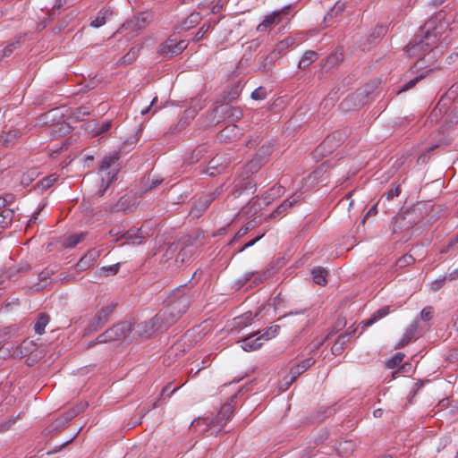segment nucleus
I'll return each mask as SVG.
<instances>
[{
    "label": "nucleus",
    "mask_w": 458,
    "mask_h": 458,
    "mask_svg": "<svg viewBox=\"0 0 458 458\" xmlns=\"http://www.w3.org/2000/svg\"><path fill=\"white\" fill-rule=\"evenodd\" d=\"M313 281L318 285H325L327 284V271L321 267H318L312 269L311 271Z\"/></svg>",
    "instance_id": "27"
},
{
    "label": "nucleus",
    "mask_w": 458,
    "mask_h": 458,
    "mask_svg": "<svg viewBox=\"0 0 458 458\" xmlns=\"http://www.w3.org/2000/svg\"><path fill=\"white\" fill-rule=\"evenodd\" d=\"M211 28L212 26L210 24H203L195 34L193 40L196 42L201 40Z\"/></svg>",
    "instance_id": "43"
},
{
    "label": "nucleus",
    "mask_w": 458,
    "mask_h": 458,
    "mask_svg": "<svg viewBox=\"0 0 458 458\" xmlns=\"http://www.w3.org/2000/svg\"><path fill=\"white\" fill-rule=\"evenodd\" d=\"M272 276V271L270 268H267L262 273L258 272H250L246 273L244 275V283L253 278L252 284L254 285H259L263 283L265 280L268 279Z\"/></svg>",
    "instance_id": "20"
},
{
    "label": "nucleus",
    "mask_w": 458,
    "mask_h": 458,
    "mask_svg": "<svg viewBox=\"0 0 458 458\" xmlns=\"http://www.w3.org/2000/svg\"><path fill=\"white\" fill-rule=\"evenodd\" d=\"M263 237V234L260 235V236H258L256 237L255 239L250 241L249 242H247L242 249H241V251H243L244 250H246L247 248H250L251 246H253L258 241H259L261 238Z\"/></svg>",
    "instance_id": "54"
},
{
    "label": "nucleus",
    "mask_w": 458,
    "mask_h": 458,
    "mask_svg": "<svg viewBox=\"0 0 458 458\" xmlns=\"http://www.w3.org/2000/svg\"><path fill=\"white\" fill-rule=\"evenodd\" d=\"M458 243V235L455 237V239H453L450 241L449 244H448V248H453L454 247V245Z\"/></svg>",
    "instance_id": "64"
},
{
    "label": "nucleus",
    "mask_w": 458,
    "mask_h": 458,
    "mask_svg": "<svg viewBox=\"0 0 458 458\" xmlns=\"http://www.w3.org/2000/svg\"><path fill=\"white\" fill-rule=\"evenodd\" d=\"M196 253V248L193 245H188L181 249L175 258V263L183 265L188 262Z\"/></svg>",
    "instance_id": "21"
},
{
    "label": "nucleus",
    "mask_w": 458,
    "mask_h": 458,
    "mask_svg": "<svg viewBox=\"0 0 458 458\" xmlns=\"http://www.w3.org/2000/svg\"><path fill=\"white\" fill-rule=\"evenodd\" d=\"M400 193H401L400 186H396L395 188H393L386 192V199H392L393 198L398 196Z\"/></svg>",
    "instance_id": "49"
},
{
    "label": "nucleus",
    "mask_w": 458,
    "mask_h": 458,
    "mask_svg": "<svg viewBox=\"0 0 458 458\" xmlns=\"http://www.w3.org/2000/svg\"><path fill=\"white\" fill-rule=\"evenodd\" d=\"M111 128V122L103 123L100 127L97 130L96 134H101L107 131Z\"/></svg>",
    "instance_id": "50"
},
{
    "label": "nucleus",
    "mask_w": 458,
    "mask_h": 458,
    "mask_svg": "<svg viewBox=\"0 0 458 458\" xmlns=\"http://www.w3.org/2000/svg\"><path fill=\"white\" fill-rule=\"evenodd\" d=\"M21 132L18 129L11 130L5 134L0 135V144L4 147H9L14 143V141L21 137Z\"/></svg>",
    "instance_id": "22"
},
{
    "label": "nucleus",
    "mask_w": 458,
    "mask_h": 458,
    "mask_svg": "<svg viewBox=\"0 0 458 458\" xmlns=\"http://www.w3.org/2000/svg\"><path fill=\"white\" fill-rule=\"evenodd\" d=\"M216 112H223L227 114L228 116H235L236 118L242 115V112L238 108L232 107L227 105L218 106L216 108Z\"/></svg>",
    "instance_id": "35"
},
{
    "label": "nucleus",
    "mask_w": 458,
    "mask_h": 458,
    "mask_svg": "<svg viewBox=\"0 0 458 458\" xmlns=\"http://www.w3.org/2000/svg\"><path fill=\"white\" fill-rule=\"evenodd\" d=\"M188 47L185 40H178L176 38L169 37L159 47V52L165 57H173L182 53Z\"/></svg>",
    "instance_id": "5"
},
{
    "label": "nucleus",
    "mask_w": 458,
    "mask_h": 458,
    "mask_svg": "<svg viewBox=\"0 0 458 458\" xmlns=\"http://www.w3.org/2000/svg\"><path fill=\"white\" fill-rule=\"evenodd\" d=\"M32 346V342L27 340L18 344L15 348H13L10 344H6L0 349V356L5 357L6 354H9L14 358H22L31 352Z\"/></svg>",
    "instance_id": "8"
},
{
    "label": "nucleus",
    "mask_w": 458,
    "mask_h": 458,
    "mask_svg": "<svg viewBox=\"0 0 458 458\" xmlns=\"http://www.w3.org/2000/svg\"><path fill=\"white\" fill-rule=\"evenodd\" d=\"M119 159L120 155L116 151L103 157L98 168V174L101 180L100 188L98 192L99 196H103L109 185L116 180L120 171Z\"/></svg>",
    "instance_id": "3"
},
{
    "label": "nucleus",
    "mask_w": 458,
    "mask_h": 458,
    "mask_svg": "<svg viewBox=\"0 0 458 458\" xmlns=\"http://www.w3.org/2000/svg\"><path fill=\"white\" fill-rule=\"evenodd\" d=\"M49 322V316L47 314H40L38 320L34 325V330L37 334L41 335L45 332V328Z\"/></svg>",
    "instance_id": "30"
},
{
    "label": "nucleus",
    "mask_w": 458,
    "mask_h": 458,
    "mask_svg": "<svg viewBox=\"0 0 458 458\" xmlns=\"http://www.w3.org/2000/svg\"><path fill=\"white\" fill-rule=\"evenodd\" d=\"M101 251L97 249L89 250L77 263L76 267L79 271H84L94 265L99 258Z\"/></svg>",
    "instance_id": "12"
},
{
    "label": "nucleus",
    "mask_w": 458,
    "mask_h": 458,
    "mask_svg": "<svg viewBox=\"0 0 458 458\" xmlns=\"http://www.w3.org/2000/svg\"><path fill=\"white\" fill-rule=\"evenodd\" d=\"M190 298L187 295L179 297L174 301L169 307L158 312L150 321L138 325L142 327L144 333L151 335L152 332L166 329L176 322V320L188 310Z\"/></svg>",
    "instance_id": "2"
},
{
    "label": "nucleus",
    "mask_w": 458,
    "mask_h": 458,
    "mask_svg": "<svg viewBox=\"0 0 458 458\" xmlns=\"http://www.w3.org/2000/svg\"><path fill=\"white\" fill-rule=\"evenodd\" d=\"M157 100V97H155V98H153V100L151 101L150 105H149L148 107H146V108H144V109H142V110L140 111L141 114H143V115H144V114H146L147 113H148V111L150 110V108L153 106L154 103H155Z\"/></svg>",
    "instance_id": "61"
},
{
    "label": "nucleus",
    "mask_w": 458,
    "mask_h": 458,
    "mask_svg": "<svg viewBox=\"0 0 458 458\" xmlns=\"http://www.w3.org/2000/svg\"><path fill=\"white\" fill-rule=\"evenodd\" d=\"M56 180L57 176L55 174L47 176L37 183V188L41 191H45L50 188L55 182Z\"/></svg>",
    "instance_id": "33"
},
{
    "label": "nucleus",
    "mask_w": 458,
    "mask_h": 458,
    "mask_svg": "<svg viewBox=\"0 0 458 458\" xmlns=\"http://www.w3.org/2000/svg\"><path fill=\"white\" fill-rule=\"evenodd\" d=\"M318 57V55L317 52L312 50H307L301 60L299 61L298 67L301 69H305L308 67L310 64L315 62Z\"/></svg>",
    "instance_id": "25"
},
{
    "label": "nucleus",
    "mask_w": 458,
    "mask_h": 458,
    "mask_svg": "<svg viewBox=\"0 0 458 458\" xmlns=\"http://www.w3.org/2000/svg\"><path fill=\"white\" fill-rule=\"evenodd\" d=\"M294 43V39L291 37L285 38L284 39L281 40L275 48V51H276L278 54L283 52L284 49L288 48L289 47L293 46Z\"/></svg>",
    "instance_id": "38"
},
{
    "label": "nucleus",
    "mask_w": 458,
    "mask_h": 458,
    "mask_svg": "<svg viewBox=\"0 0 458 458\" xmlns=\"http://www.w3.org/2000/svg\"><path fill=\"white\" fill-rule=\"evenodd\" d=\"M335 135L333 134L331 136H328L325 139V140L319 145L318 148V150H319L321 153L326 150L327 148H331V143L333 142V140L335 139Z\"/></svg>",
    "instance_id": "46"
},
{
    "label": "nucleus",
    "mask_w": 458,
    "mask_h": 458,
    "mask_svg": "<svg viewBox=\"0 0 458 458\" xmlns=\"http://www.w3.org/2000/svg\"><path fill=\"white\" fill-rule=\"evenodd\" d=\"M422 327L420 326L419 320L414 319L405 329L402 338L395 344V349H401L415 341L421 335Z\"/></svg>",
    "instance_id": "7"
},
{
    "label": "nucleus",
    "mask_w": 458,
    "mask_h": 458,
    "mask_svg": "<svg viewBox=\"0 0 458 458\" xmlns=\"http://www.w3.org/2000/svg\"><path fill=\"white\" fill-rule=\"evenodd\" d=\"M52 274L53 270L48 268H46L43 271H41L38 276V282L32 284L31 289L37 292L45 289L50 283Z\"/></svg>",
    "instance_id": "19"
},
{
    "label": "nucleus",
    "mask_w": 458,
    "mask_h": 458,
    "mask_svg": "<svg viewBox=\"0 0 458 458\" xmlns=\"http://www.w3.org/2000/svg\"><path fill=\"white\" fill-rule=\"evenodd\" d=\"M132 331L131 324L124 321L114 325L97 338V343H106L126 338Z\"/></svg>",
    "instance_id": "4"
},
{
    "label": "nucleus",
    "mask_w": 458,
    "mask_h": 458,
    "mask_svg": "<svg viewBox=\"0 0 458 458\" xmlns=\"http://www.w3.org/2000/svg\"><path fill=\"white\" fill-rule=\"evenodd\" d=\"M90 114V110L87 107H79L75 113L77 118Z\"/></svg>",
    "instance_id": "52"
},
{
    "label": "nucleus",
    "mask_w": 458,
    "mask_h": 458,
    "mask_svg": "<svg viewBox=\"0 0 458 458\" xmlns=\"http://www.w3.org/2000/svg\"><path fill=\"white\" fill-rule=\"evenodd\" d=\"M266 96H267L266 89L262 87L256 89L251 93V98H253L255 100H262V99L266 98Z\"/></svg>",
    "instance_id": "45"
},
{
    "label": "nucleus",
    "mask_w": 458,
    "mask_h": 458,
    "mask_svg": "<svg viewBox=\"0 0 458 458\" xmlns=\"http://www.w3.org/2000/svg\"><path fill=\"white\" fill-rule=\"evenodd\" d=\"M23 36H19L11 42H9L4 48L2 50V56H9L17 48L21 47V39Z\"/></svg>",
    "instance_id": "28"
},
{
    "label": "nucleus",
    "mask_w": 458,
    "mask_h": 458,
    "mask_svg": "<svg viewBox=\"0 0 458 458\" xmlns=\"http://www.w3.org/2000/svg\"><path fill=\"white\" fill-rule=\"evenodd\" d=\"M391 312L390 306H385L376 310L370 318L361 322L363 327H369L377 321L382 319Z\"/></svg>",
    "instance_id": "18"
},
{
    "label": "nucleus",
    "mask_w": 458,
    "mask_h": 458,
    "mask_svg": "<svg viewBox=\"0 0 458 458\" xmlns=\"http://www.w3.org/2000/svg\"><path fill=\"white\" fill-rule=\"evenodd\" d=\"M382 414H383V410H381V409H377L373 411V416L375 418H380L382 416Z\"/></svg>",
    "instance_id": "63"
},
{
    "label": "nucleus",
    "mask_w": 458,
    "mask_h": 458,
    "mask_svg": "<svg viewBox=\"0 0 458 458\" xmlns=\"http://www.w3.org/2000/svg\"><path fill=\"white\" fill-rule=\"evenodd\" d=\"M413 261H414V259L412 258V256L404 255L397 260L396 266L398 267H403L411 265V263H413Z\"/></svg>",
    "instance_id": "44"
},
{
    "label": "nucleus",
    "mask_w": 458,
    "mask_h": 458,
    "mask_svg": "<svg viewBox=\"0 0 458 458\" xmlns=\"http://www.w3.org/2000/svg\"><path fill=\"white\" fill-rule=\"evenodd\" d=\"M149 236L150 233L144 230L142 227L131 228L123 233L116 241H119L120 239H125V243L127 244L139 245Z\"/></svg>",
    "instance_id": "10"
},
{
    "label": "nucleus",
    "mask_w": 458,
    "mask_h": 458,
    "mask_svg": "<svg viewBox=\"0 0 458 458\" xmlns=\"http://www.w3.org/2000/svg\"><path fill=\"white\" fill-rule=\"evenodd\" d=\"M201 21V15L199 13H191L184 21V25L190 29L196 26Z\"/></svg>",
    "instance_id": "36"
},
{
    "label": "nucleus",
    "mask_w": 458,
    "mask_h": 458,
    "mask_svg": "<svg viewBox=\"0 0 458 458\" xmlns=\"http://www.w3.org/2000/svg\"><path fill=\"white\" fill-rule=\"evenodd\" d=\"M162 179H153L150 185L147 187L146 191H149L157 187L162 182Z\"/></svg>",
    "instance_id": "56"
},
{
    "label": "nucleus",
    "mask_w": 458,
    "mask_h": 458,
    "mask_svg": "<svg viewBox=\"0 0 458 458\" xmlns=\"http://www.w3.org/2000/svg\"><path fill=\"white\" fill-rule=\"evenodd\" d=\"M446 277H447L448 281H453V280L458 279V268L454 269L453 271L448 273L446 275Z\"/></svg>",
    "instance_id": "55"
},
{
    "label": "nucleus",
    "mask_w": 458,
    "mask_h": 458,
    "mask_svg": "<svg viewBox=\"0 0 458 458\" xmlns=\"http://www.w3.org/2000/svg\"><path fill=\"white\" fill-rule=\"evenodd\" d=\"M85 236H86V233H74V234L68 235V236L64 237L63 245L65 248H73L78 243L82 242L84 240Z\"/></svg>",
    "instance_id": "26"
},
{
    "label": "nucleus",
    "mask_w": 458,
    "mask_h": 458,
    "mask_svg": "<svg viewBox=\"0 0 458 458\" xmlns=\"http://www.w3.org/2000/svg\"><path fill=\"white\" fill-rule=\"evenodd\" d=\"M253 228V225L251 222H249L245 226L242 227L236 233L235 237H242L245 235L250 230Z\"/></svg>",
    "instance_id": "48"
},
{
    "label": "nucleus",
    "mask_w": 458,
    "mask_h": 458,
    "mask_svg": "<svg viewBox=\"0 0 458 458\" xmlns=\"http://www.w3.org/2000/svg\"><path fill=\"white\" fill-rule=\"evenodd\" d=\"M350 335L351 333L349 335H341L337 337L335 343L331 348L332 353L334 355H340L344 352L345 345L349 341Z\"/></svg>",
    "instance_id": "24"
},
{
    "label": "nucleus",
    "mask_w": 458,
    "mask_h": 458,
    "mask_svg": "<svg viewBox=\"0 0 458 458\" xmlns=\"http://www.w3.org/2000/svg\"><path fill=\"white\" fill-rule=\"evenodd\" d=\"M442 24L437 25V20L431 19L420 27L412 43L405 47L408 55L418 57L416 68H421L424 63H433L438 53L437 43L442 34Z\"/></svg>",
    "instance_id": "1"
},
{
    "label": "nucleus",
    "mask_w": 458,
    "mask_h": 458,
    "mask_svg": "<svg viewBox=\"0 0 458 458\" xmlns=\"http://www.w3.org/2000/svg\"><path fill=\"white\" fill-rule=\"evenodd\" d=\"M279 331L280 327L274 325L261 331H257L256 335H258L259 338H260V341L264 343L265 341H268L276 337L279 334Z\"/></svg>",
    "instance_id": "23"
},
{
    "label": "nucleus",
    "mask_w": 458,
    "mask_h": 458,
    "mask_svg": "<svg viewBox=\"0 0 458 458\" xmlns=\"http://www.w3.org/2000/svg\"><path fill=\"white\" fill-rule=\"evenodd\" d=\"M301 197V193L295 192L289 199H285L280 206H278L268 216V218H276L285 213L293 204L300 201Z\"/></svg>",
    "instance_id": "14"
},
{
    "label": "nucleus",
    "mask_w": 458,
    "mask_h": 458,
    "mask_svg": "<svg viewBox=\"0 0 458 458\" xmlns=\"http://www.w3.org/2000/svg\"><path fill=\"white\" fill-rule=\"evenodd\" d=\"M1 216L4 219H8V221L11 222L13 220V211L11 210V209H4V210H3L2 214H1Z\"/></svg>",
    "instance_id": "53"
},
{
    "label": "nucleus",
    "mask_w": 458,
    "mask_h": 458,
    "mask_svg": "<svg viewBox=\"0 0 458 458\" xmlns=\"http://www.w3.org/2000/svg\"><path fill=\"white\" fill-rule=\"evenodd\" d=\"M114 304H109L101 308L96 314L94 319L85 328V334H90L101 328L108 320L109 316L114 310Z\"/></svg>",
    "instance_id": "6"
},
{
    "label": "nucleus",
    "mask_w": 458,
    "mask_h": 458,
    "mask_svg": "<svg viewBox=\"0 0 458 458\" xmlns=\"http://www.w3.org/2000/svg\"><path fill=\"white\" fill-rule=\"evenodd\" d=\"M433 318V308L430 307V306H428L426 308H424L420 313V317L419 318H417V319L419 320H421L423 322H428L429 321L431 318Z\"/></svg>",
    "instance_id": "41"
},
{
    "label": "nucleus",
    "mask_w": 458,
    "mask_h": 458,
    "mask_svg": "<svg viewBox=\"0 0 458 458\" xmlns=\"http://www.w3.org/2000/svg\"><path fill=\"white\" fill-rule=\"evenodd\" d=\"M446 281H448L446 276H444L443 277L436 280L435 282L432 283V289L434 291L439 290Z\"/></svg>",
    "instance_id": "47"
},
{
    "label": "nucleus",
    "mask_w": 458,
    "mask_h": 458,
    "mask_svg": "<svg viewBox=\"0 0 458 458\" xmlns=\"http://www.w3.org/2000/svg\"><path fill=\"white\" fill-rule=\"evenodd\" d=\"M404 354L403 352H396L390 360H388L386 365L389 369H394L398 366L403 360Z\"/></svg>",
    "instance_id": "39"
},
{
    "label": "nucleus",
    "mask_w": 458,
    "mask_h": 458,
    "mask_svg": "<svg viewBox=\"0 0 458 458\" xmlns=\"http://www.w3.org/2000/svg\"><path fill=\"white\" fill-rule=\"evenodd\" d=\"M288 9L289 7H286L281 11L274 12L273 13L267 15L263 21L258 25L257 30L259 32H264L274 24L279 23L281 21V14Z\"/></svg>",
    "instance_id": "13"
},
{
    "label": "nucleus",
    "mask_w": 458,
    "mask_h": 458,
    "mask_svg": "<svg viewBox=\"0 0 458 458\" xmlns=\"http://www.w3.org/2000/svg\"><path fill=\"white\" fill-rule=\"evenodd\" d=\"M233 413V408L230 403L224 404L216 418V426L223 427L228 420H231Z\"/></svg>",
    "instance_id": "17"
},
{
    "label": "nucleus",
    "mask_w": 458,
    "mask_h": 458,
    "mask_svg": "<svg viewBox=\"0 0 458 458\" xmlns=\"http://www.w3.org/2000/svg\"><path fill=\"white\" fill-rule=\"evenodd\" d=\"M3 198L6 205L13 203L14 200V195L11 193L5 194Z\"/></svg>",
    "instance_id": "59"
},
{
    "label": "nucleus",
    "mask_w": 458,
    "mask_h": 458,
    "mask_svg": "<svg viewBox=\"0 0 458 458\" xmlns=\"http://www.w3.org/2000/svg\"><path fill=\"white\" fill-rule=\"evenodd\" d=\"M263 345V342L260 341L256 332L248 335L242 340L241 347L245 352H252L259 349Z\"/></svg>",
    "instance_id": "15"
},
{
    "label": "nucleus",
    "mask_w": 458,
    "mask_h": 458,
    "mask_svg": "<svg viewBox=\"0 0 458 458\" xmlns=\"http://www.w3.org/2000/svg\"><path fill=\"white\" fill-rule=\"evenodd\" d=\"M327 337L324 338V339H318V340H314L311 344H310V351H317L320 348V346L324 344L325 340L327 339Z\"/></svg>",
    "instance_id": "51"
},
{
    "label": "nucleus",
    "mask_w": 458,
    "mask_h": 458,
    "mask_svg": "<svg viewBox=\"0 0 458 458\" xmlns=\"http://www.w3.org/2000/svg\"><path fill=\"white\" fill-rule=\"evenodd\" d=\"M215 196L214 197H207L205 199V200L203 201V203L201 204V208L202 209H206L209 205L210 203L215 199Z\"/></svg>",
    "instance_id": "58"
},
{
    "label": "nucleus",
    "mask_w": 458,
    "mask_h": 458,
    "mask_svg": "<svg viewBox=\"0 0 458 458\" xmlns=\"http://www.w3.org/2000/svg\"><path fill=\"white\" fill-rule=\"evenodd\" d=\"M109 13L108 10L101 9L96 18L91 21L90 25L94 28H99L106 23V16Z\"/></svg>",
    "instance_id": "34"
},
{
    "label": "nucleus",
    "mask_w": 458,
    "mask_h": 458,
    "mask_svg": "<svg viewBox=\"0 0 458 458\" xmlns=\"http://www.w3.org/2000/svg\"><path fill=\"white\" fill-rule=\"evenodd\" d=\"M134 58H135V53H134V52H132V53L129 52V53H128V54L123 57V59H124V61H125V62H131Z\"/></svg>",
    "instance_id": "62"
},
{
    "label": "nucleus",
    "mask_w": 458,
    "mask_h": 458,
    "mask_svg": "<svg viewBox=\"0 0 458 458\" xmlns=\"http://www.w3.org/2000/svg\"><path fill=\"white\" fill-rule=\"evenodd\" d=\"M449 122L451 123H457L458 122V110L457 111H453L449 116H448V119H447Z\"/></svg>",
    "instance_id": "57"
},
{
    "label": "nucleus",
    "mask_w": 458,
    "mask_h": 458,
    "mask_svg": "<svg viewBox=\"0 0 458 458\" xmlns=\"http://www.w3.org/2000/svg\"><path fill=\"white\" fill-rule=\"evenodd\" d=\"M86 407V404H80L78 407L73 408L71 411H68L64 418L59 419L56 420L55 424H52L50 428H52L51 430L57 429L58 428L62 427L64 424L76 417L80 412H81Z\"/></svg>",
    "instance_id": "16"
},
{
    "label": "nucleus",
    "mask_w": 458,
    "mask_h": 458,
    "mask_svg": "<svg viewBox=\"0 0 458 458\" xmlns=\"http://www.w3.org/2000/svg\"><path fill=\"white\" fill-rule=\"evenodd\" d=\"M254 187L255 185L251 180L248 179L245 181H241L235 184L233 193L234 197H239L243 192V191L253 190Z\"/></svg>",
    "instance_id": "29"
},
{
    "label": "nucleus",
    "mask_w": 458,
    "mask_h": 458,
    "mask_svg": "<svg viewBox=\"0 0 458 458\" xmlns=\"http://www.w3.org/2000/svg\"><path fill=\"white\" fill-rule=\"evenodd\" d=\"M144 25H145V19L137 17L134 20H131V21L125 22L122 26V30L132 29V30H140L142 28H144Z\"/></svg>",
    "instance_id": "32"
},
{
    "label": "nucleus",
    "mask_w": 458,
    "mask_h": 458,
    "mask_svg": "<svg viewBox=\"0 0 458 458\" xmlns=\"http://www.w3.org/2000/svg\"><path fill=\"white\" fill-rule=\"evenodd\" d=\"M130 200L131 197L129 196L122 197L117 204L118 208L125 213L131 212L133 209L135 203H133L131 206H129Z\"/></svg>",
    "instance_id": "37"
},
{
    "label": "nucleus",
    "mask_w": 458,
    "mask_h": 458,
    "mask_svg": "<svg viewBox=\"0 0 458 458\" xmlns=\"http://www.w3.org/2000/svg\"><path fill=\"white\" fill-rule=\"evenodd\" d=\"M315 360L313 358H308L302 360L301 363L293 367L289 372V376L284 379V389H287L292 383L304 371L310 368L314 364Z\"/></svg>",
    "instance_id": "11"
},
{
    "label": "nucleus",
    "mask_w": 458,
    "mask_h": 458,
    "mask_svg": "<svg viewBox=\"0 0 458 458\" xmlns=\"http://www.w3.org/2000/svg\"><path fill=\"white\" fill-rule=\"evenodd\" d=\"M14 423H15V419L14 418L10 419L4 425L1 426L2 428L0 429V431H4V430L8 429Z\"/></svg>",
    "instance_id": "60"
},
{
    "label": "nucleus",
    "mask_w": 458,
    "mask_h": 458,
    "mask_svg": "<svg viewBox=\"0 0 458 458\" xmlns=\"http://www.w3.org/2000/svg\"><path fill=\"white\" fill-rule=\"evenodd\" d=\"M344 9V4L336 3L324 18L325 22H329L333 18L339 16Z\"/></svg>",
    "instance_id": "31"
},
{
    "label": "nucleus",
    "mask_w": 458,
    "mask_h": 458,
    "mask_svg": "<svg viewBox=\"0 0 458 458\" xmlns=\"http://www.w3.org/2000/svg\"><path fill=\"white\" fill-rule=\"evenodd\" d=\"M458 93V84L453 85L446 94L438 101L436 107L432 110L429 118L431 122L437 121L439 115L444 112L446 113V106L450 103L454 98L455 95Z\"/></svg>",
    "instance_id": "9"
},
{
    "label": "nucleus",
    "mask_w": 458,
    "mask_h": 458,
    "mask_svg": "<svg viewBox=\"0 0 458 458\" xmlns=\"http://www.w3.org/2000/svg\"><path fill=\"white\" fill-rule=\"evenodd\" d=\"M120 267V264H114L107 267H102L100 268V273L103 276L115 275L118 273Z\"/></svg>",
    "instance_id": "42"
},
{
    "label": "nucleus",
    "mask_w": 458,
    "mask_h": 458,
    "mask_svg": "<svg viewBox=\"0 0 458 458\" xmlns=\"http://www.w3.org/2000/svg\"><path fill=\"white\" fill-rule=\"evenodd\" d=\"M425 77V75L423 73L416 76L415 78L410 80L408 82L404 83L401 88L400 89L398 90L399 93L401 92H403V91H406L411 88H413L416 83L420 81L421 79H423Z\"/></svg>",
    "instance_id": "40"
}]
</instances>
